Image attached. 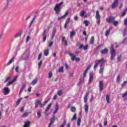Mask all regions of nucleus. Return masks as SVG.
<instances>
[{"instance_id":"10","label":"nucleus","mask_w":127,"mask_h":127,"mask_svg":"<svg viewBox=\"0 0 127 127\" xmlns=\"http://www.w3.org/2000/svg\"><path fill=\"white\" fill-rule=\"evenodd\" d=\"M69 14V12L68 11H66L65 13V14L63 15V16H61V17H59L58 18V20H61V19H62L63 18H65L66 17V16H67V15H68Z\"/></svg>"},{"instance_id":"46","label":"nucleus","mask_w":127,"mask_h":127,"mask_svg":"<svg viewBox=\"0 0 127 127\" xmlns=\"http://www.w3.org/2000/svg\"><path fill=\"white\" fill-rule=\"evenodd\" d=\"M102 45H99L97 47H96V50H100L101 48H102Z\"/></svg>"},{"instance_id":"64","label":"nucleus","mask_w":127,"mask_h":127,"mask_svg":"<svg viewBox=\"0 0 127 127\" xmlns=\"http://www.w3.org/2000/svg\"><path fill=\"white\" fill-rule=\"evenodd\" d=\"M53 45V42H51V43H49V47H51Z\"/></svg>"},{"instance_id":"3","label":"nucleus","mask_w":127,"mask_h":127,"mask_svg":"<svg viewBox=\"0 0 127 127\" xmlns=\"http://www.w3.org/2000/svg\"><path fill=\"white\" fill-rule=\"evenodd\" d=\"M110 54H111V57H110L111 60H114V59H115V58L116 57V55H117V54L116 53V50H115V48H114V46H111L110 47Z\"/></svg>"},{"instance_id":"28","label":"nucleus","mask_w":127,"mask_h":127,"mask_svg":"<svg viewBox=\"0 0 127 127\" xmlns=\"http://www.w3.org/2000/svg\"><path fill=\"white\" fill-rule=\"evenodd\" d=\"M59 72L60 73H63L64 72V67L61 66V67L59 69Z\"/></svg>"},{"instance_id":"41","label":"nucleus","mask_w":127,"mask_h":127,"mask_svg":"<svg viewBox=\"0 0 127 127\" xmlns=\"http://www.w3.org/2000/svg\"><path fill=\"white\" fill-rule=\"evenodd\" d=\"M77 118V114H74L73 117L71 118V121H75L76 120V118Z\"/></svg>"},{"instance_id":"50","label":"nucleus","mask_w":127,"mask_h":127,"mask_svg":"<svg viewBox=\"0 0 127 127\" xmlns=\"http://www.w3.org/2000/svg\"><path fill=\"white\" fill-rule=\"evenodd\" d=\"M55 110H56L57 111H58V110H59V105L57 103L56 104Z\"/></svg>"},{"instance_id":"56","label":"nucleus","mask_w":127,"mask_h":127,"mask_svg":"<svg viewBox=\"0 0 127 127\" xmlns=\"http://www.w3.org/2000/svg\"><path fill=\"white\" fill-rule=\"evenodd\" d=\"M13 83V82H12V81H10L7 83V86H10V85H11Z\"/></svg>"},{"instance_id":"36","label":"nucleus","mask_w":127,"mask_h":127,"mask_svg":"<svg viewBox=\"0 0 127 127\" xmlns=\"http://www.w3.org/2000/svg\"><path fill=\"white\" fill-rule=\"evenodd\" d=\"M87 72H88V69H85V71H84L83 79H85V77H86Z\"/></svg>"},{"instance_id":"21","label":"nucleus","mask_w":127,"mask_h":127,"mask_svg":"<svg viewBox=\"0 0 127 127\" xmlns=\"http://www.w3.org/2000/svg\"><path fill=\"white\" fill-rule=\"evenodd\" d=\"M37 115L38 119H40L41 118V111L40 110H38Z\"/></svg>"},{"instance_id":"54","label":"nucleus","mask_w":127,"mask_h":127,"mask_svg":"<svg viewBox=\"0 0 127 127\" xmlns=\"http://www.w3.org/2000/svg\"><path fill=\"white\" fill-rule=\"evenodd\" d=\"M17 79V76H16L12 80V81L13 82H15V81H16V80Z\"/></svg>"},{"instance_id":"30","label":"nucleus","mask_w":127,"mask_h":127,"mask_svg":"<svg viewBox=\"0 0 127 127\" xmlns=\"http://www.w3.org/2000/svg\"><path fill=\"white\" fill-rule=\"evenodd\" d=\"M83 23L85 24V26H88V25L90 24V22L88 20H84Z\"/></svg>"},{"instance_id":"58","label":"nucleus","mask_w":127,"mask_h":127,"mask_svg":"<svg viewBox=\"0 0 127 127\" xmlns=\"http://www.w3.org/2000/svg\"><path fill=\"white\" fill-rule=\"evenodd\" d=\"M88 46H89L88 45H86L85 47H83V49L84 50H87L88 49Z\"/></svg>"},{"instance_id":"16","label":"nucleus","mask_w":127,"mask_h":127,"mask_svg":"<svg viewBox=\"0 0 127 127\" xmlns=\"http://www.w3.org/2000/svg\"><path fill=\"white\" fill-rule=\"evenodd\" d=\"M56 31H57V30L56 28H54L52 31V38H51L52 39H53V38H54V37L55 36V34H56Z\"/></svg>"},{"instance_id":"49","label":"nucleus","mask_w":127,"mask_h":127,"mask_svg":"<svg viewBox=\"0 0 127 127\" xmlns=\"http://www.w3.org/2000/svg\"><path fill=\"white\" fill-rule=\"evenodd\" d=\"M98 63H97V61H95V64L94 65V68L96 69V68H97V67H98Z\"/></svg>"},{"instance_id":"23","label":"nucleus","mask_w":127,"mask_h":127,"mask_svg":"<svg viewBox=\"0 0 127 127\" xmlns=\"http://www.w3.org/2000/svg\"><path fill=\"white\" fill-rule=\"evenodd\" d=\"M36 83H37V77H36L34 80L32 81L31 84L34 86V85H35Z\"/></svg>"},{"instance_id":"6","label":"nucleus","mask_w":127,"mask_h":127,"mask_svg":"<svg viewBox=\"0 0 127 127\" xmlns=\"http://www.w3.org/2000/svg\"><path fill=\"white\" fill-rule=\"evenodd\" d=\"M99 91L102 92L104 90V81L100 80L99 82Z\"/></svg>"},{"instance_id":"13","label":"nucleus","mask_w":127,"mask_h":127,"mask_svg":"<svg viewBox=\"0 0 127 127\" xmlns=\"http://www.w3.org/2000/svg\"><path fill=\"white\" fill-rule=\"evenodd\" d=\"M109 52V50L108 49L105 48L104 49L101 50L100 51L101 54H107Z\"/></svg>"},{"instance_id":"31","label":"nucleus","mask_w":127,"mask_h":127,"mask_svg":"<svg viewBox=\"0 0 127 127\" xmlns=\"http://www.w3.org/2000/svg\"><path fill=\"white\" fill-rule=\"evenodd\" d=\"M79 15H80V16H81V17H83V16H84L85 15V11H84V10L81 11L79 13Z\"/></svg>"},{"instance_id":"35","label":"nucleus","mask_w":127,"mask_h":127,"mask_svg":"<svg viewBox=\"0 0 127 127\" xmlns=\"http://www.w3.org/2000/svg\"><path fill=\"white\" fill-rule=\"evenodd\" d=\"M35 17H36V16H35V17L33 18V20L31 21V23L29 25V27H31V25H32V24L33 22H34V21L35 20Z\"/></svg>"},{"instance_id":"63","label":"nucleus","mask_w":127,"mask_h":127,"mask_svg":"<svg viewBox=\"0 0 127 127\" xmlns=\"http://www.w3.org/2000/svg\"><path fill=\"white\" fill-rule=\"evenodd\" d=\"M124 24H125V25H127V18L125 19Z\"/></svg>"},{"instance_id":"53","label":"nucleus","mask_w":127,"mask_h":127,"mask_svg":"<svg viewBox=\"0 0 127 127\" xmlns=\"http://www.w3.org/2000/svg\"><path fill=\"white\" fill-rule=\"evenodd\" d=\"M41 102V101H40V100H36L35 103L37 104V105H39L40 104V103Z\"/></svg>"},{"instance_id":"55","label":"nucleus","mask_w":127,"mask_h":127,"mask_svg":"<svg viewBox=\"0 0 127 127\" xmlns=\"http://www.w3.org/2000/svg\"><path fill=\"white\" fill-rule=\"evenodd\" d=\"M84 47V45L81 44L79 46L78 48L79 49H82Z\"/></svg>"},{"instance_id":"45","label":"nucleus","mask_w":127,"mask_h":127,"mask_svg":"<svg viewBox=\"0 0 127 127\" xmlns=\"http://www.w3.org/2000/svg\"><path fill=\"white\" fill-rule=\"evenodd\" d=\"M53 75V73L51 71H50L49 73V78L51 79V78H52Z\"/></svg>"},{"instance_id":"8","label":"nucleus","mask_w":127,"mask_h":127,"mask_svg":"<svg viewBox=\"0 0 127 127\" xmlns=\"http://www.w3.org/2000/svg\"><path fill=\"white\" fill-rule=\"evenodd\" d=\"M55 115L53 116L52 118H51L50 120V123L48 125V127H51L53 124H54V121H55Z\"/></svg>"},{"instance_id":"59","label":"nucleus","mask_w":127,"mask_h":127,"mask_svg":"<svg viewBox=\"0 0 127 127\" xmlns=\"http://www.w3.org/2000/svg\"><path fill=\"white\" fill-rule=\"evenodd\" d=\"M45 34H46V30L44 29L43 33V36H46V35Z\"/></svg>"},{"instance_id":"37","label":"nucleus","mask_w":127,"mask_h":127,"mask_svg":"<svg viewBox=\"0 0 127 127\" xmlns=\"http://www.w3.org/2000/svg\"><path fill=\"white\" fill-rule=\"evenodd\" d=\"M120 78H121V74H118L116 79V83H120Z\"/></svg>"},{"instance_id":"29","label":"nucleus","mask_w":127,"mask_h":127,"mask_svg":"<svg viewBox=\"0 0 127 127\" xmlns=\"http://www.w3.org/2000/svg\"><path fill=\"white\" fill-rule=\"evenodd\" d=\"M63 94V91H62V90H60L58 91L57 95L58 96H60Z\"/></svg>"},{"instance_id":"51","label":"nucleus","mask_w":127,"mask_h":127,"mask_svg":"<svg viewBox=\"0 0 127 127\" xmlns=\"http://www.w3.org/2000/svg\"><path fill=\"white\" fill-rule=\"evenodd\" d=\"M126 13H127V12H126V11H124L123 13L121 15V17H123L125 16L126 15Z\"/></svg>"},{"instance_id":"22","label":"nucleus","mask_w":127,"mask_h":127,"mask_svg":"<svg viewBox=\"0 0 127 127\" xmlns=\"http://www.w3.org/2000/svg\"><path fill=\"white\" fill-rule=\"evenodd\" d=\"M44 54L45 56H48L49 55V50H45L44 52Z\"/></svg>"},{"instance_id":"61","label":"nucleus","mask_w":127,"mask_h":127,"mask_svg":"<svg viewBox=\"0 0 127 127\" xmlns=\"http://www.w3.org/2000/svg\"><path fill=\"white\" fill-rule=\"evenodd\" d=\"M93 100H94V95H91V98H90V102H93Z\"/></svg>"},{"instance_id":"19","label":"nucleus","mask_w":127,"mask_h":127,"mask_svg":"<svg viewBox=\"0 0 127 127\" xmlns=\"http://www.w3.org/2000/svg\"><path fill=\"white\" fill-rule=\"evenodd\" d=\"M82 83H84V79H82V77H80L79 78V82L77 83V86L79 87V86L81 85V84H82Z\"/></svg>"},{"instance_id":"40","label":"nucleus","mask_w":127,"mask_h":127,"mask_svg":"<svg viewBox=\"0 0 127 127\" xmlns=\"http://www.w3.org/2000/svg\"><path fill=\"white\" fill-rule=\"evenodd\" d=\"M117 60L118 62H121V60H122V55L118 56Z\"/></svg>"},{"instance_id":"15","label":"nucleus","mask_w":127,"mask_h":127,"mask_svg":"<svg viewBox=\"0 0 127 127\" xmlns=\"http://www.w3.org/2000/svg\"><path fill=\"white\" fill-rule=\"evenodd\" d=\"M84 111L86 114H88V111H89V105H88V104L84 105Z\"/></svg>"},{"instance_id":"2","label":"nucleus","mask_w":127,"mask_h":127,"mask_svg":"<svg viewBox=\"0 0 127 127\" xmlns=\"http://www.w3.org/2000/svg\"><path fill=\"white\" fill-rule=\"evenodd\" d=\"M64 3V2L61 1L60 3L57 4L55 7L54 8V10L55 11L56 14H59L60 13V11H61V9H62V7L61 5Z\"/></svg>"},{"instance_id":"52","label":"nucleus","mask_w":127,"mask_h":127,"mask_svg":"<svg viewBox=\"0 0 127 127\" xmlns=\"http://www.w3.org/2000/svg\"><path fill=\"white\" fill-rule=\"evenodd\" d=\"M127 92H126L125 93L122 94L123 98H125V97H127Z\"/></svg>"},{"instance_id":"27","label":"nucleus","mask_w":127,"mask_h":127,"mask_svg":"<svg viewBox=\"0 0 127 127\" xmlns=\"http://www.w3.org/2000/svg\"><path fill=\"white\" fill-rule=\"evenodd\" d=\"M14 60V58H12L9 62L7 64V65L8 66L9 65H10V64H11L12 63V62H13Z\"/></svg>"},{"instance_id":"1","label":"nucleus","mask_w":127,"mask_h":127,"mask_svg":"<svg viewBox=\"0 0 127 127\" xmlns=\"http://www.w3.org/2000/svg\"><path fill=\"white\" fill-rule=\"evenodd\" d=\"M115 19L116 17L109 16L106 18V20L107 23H113L114 26H117V25H119V22L115 21Z\"/></svg>"},{"instance_id":"5","label":"nucleus","mask_w":127,"mask_h":127,"mask_svg":"<svg viewBox=\"0 0 127 127\" xmlns=\"http://www.w3.org/2000/svg\"><path fill=\"white\" fill-rule=\"evenodd\" d=\"M96 19L98 21H96L98 25H100L101 23V15H100V12L99 11H96V15H95Z\"/></svg>"},{"instance_id":"39","label":"nucleus","mask_w":127,"mask_h":127,"mask_svg":"<svg viewBox=\"0 0 127 127\" xmlns=\"http://www.w3.org/2000/svg\"><path fill=\"white\" fill-rule=\"evenodd\" d=\"M70 111L72 112V113H75V112H76V108H75V107H72L70 108Z\"/></svg>"},{"instance_id":"26","label":"nucleus","mask_w":127,"mask_h":127,"mask_svg":"<svg viewBox=\"0 0 127 127\" xmlns=\"http://www.w3.org/2000/svg\"><path fill=\"white\" fill-rule=\"evenodd\" d=\"M103 72H104V67L100 66L99 73V74H103Z\"/></svg>"},{"instance_id":"24","label":"nucleus","mask_w":127,"mask_h":127,"mask_svg":"<svg viewBox=\"0 0 127 127\" xmlns=\"http://www.w3.org/2000/svg\"><path fill=\"white\" fill-rule=\"evenodd\" d=\"M106 100L107 101V103L109 104L110 103V96H109V94L106 95Z\"/></svg>"},{"instance_id":"9","label":"nucleus","mask_w":127,"mask_h":127,"mask_svg":"<svg viewBox=\"0 0 127 127\" xmlns=\"http://www.w3.org/2000/svg\"><path fill=\"white\" fill-rule=\"evenodd\" d=\"M10 92V90H9V88L7 87H4L3 89V93L4 95H8L9 93Z\"/></svg>"},{"instance_id":"14","label":"nucleus","mask_w":127,"mask_h":127,"mask_svg":"<svg viewBox=\"0 0 127 127\" xmlns=\"http://www.w3.org/2000/svg\"><path fill=\"white\" fill-rule=\"evenodd\" d=\"M90 44L91 45H94L95 44V37L94 36L91 37L90 41H89Z\"/></svg>"},{"instance_id":"47","label":"nucleus","mask_w":127,"mask_h":127,"mask_svg":"<svg viewBox=\"0 0 127 127\" xmlns=\"http://www.w3.org/2000/svg\"><path fill=\"white\" fill-rule=\"evenodd\" d=\"M84 103H87V102H88V97L87 96L84 97Z\"/></svg>"},{"instance_id":"25","label":"nucleus","mask_w":127,"mask_h":127,"mask_svg":"<svg viewBox=\"0 0 127 127\" xmlns=\"http://www.w3.org/2000/svg\"><path fill=\"white\" fill-rule=\"evenodd\" d=\"M21 100H22V98H20L17 100V101L16 103V106L19 105V104H20V102H21Z\"/></svg>"},{"instance_id":"4","label":"nucleus","mask_w":127,"mask_h":127,"mask_svg":"<svg viewBox=\"0 0 127 127\" xmlns=\"http://www.w3.org/2000/svg\"><path fill=\"white\" fill-rule=\"evenodd\" d=\"M66 53L67 54H68V55H69V56H70L71 58V60H72V61H76V62H79V61H80V60H81V59H80V58H76L75 57V56L73 55V53H70L68 51L66 52Z\"/></svg>"},{"instance_id":"11","label":"nucleus","mask_w":127,"mask_h":127,"mask_svg":"<svg viewBox=\"0 0 127 127\" xmlns=\"http://www.w3.org/2000/svg\"><path fill=\"white\" fill-rule=\"evenodd\" d=\"M118 2H119V0H115L113 2V3L111 6V7H112V8H113V9H114V8H116V6H117V5H118Z\"/></svg>"},{"instance_id":"20","label":"nucleus","mask_w":127,"mask_h":127,"mask_svg":"<svg viewBox=\"0 0 127 127\" xmlns=\"http://www.w3.org/2000/svg\"><path fill=\"white\" fill-rule=\"evenodd\" d=\"M21 32H18L15 34L14 38H18V37H21Z\"/></svg>"},{"instance_id":"33","label":"nucleus","mask_w":127,"mask_h":127,"mask_svg":"<svg viewBox=\"0 0 127 127\" xmlns=\"http://www.w3.org/2000/svg\"><path fill=\"white\" fill-rule=\"evenodd\" d=\"M75 34H76V32H75L74 31L70 32V38H72V37H73V36H74V35H75Z\"/></svg>"},{"instance_id":"60","label":"nucleus","mask_w":127,"mask_h":127,"mask_svg":"<svg viewBox=\"0 0 127 127\" xmlns=\"http://www.w3.org/2000/svg\"><path fill=\"white\" fill-rule=\"evenodd\" d=\"M70 18H68L65 21V23H69V22H70Z\"/></svg>"},{"instance_id":"7","label":"nucleus","mask_w":127,"mask_h":127,"mask_svg":"<svg viewBox=\"0 0 127 127\" xmlns=\"http://www.w3.org/2000/svg\"><path fill=\"white\" fill-rule=\"evenodd\" d=\"M96 62H97V63H98V64H101L100 66L101 67H103V64H104V63H105L106 62V60H105V59L104 58H102L101 60H99L98 61H96Z\"/></svg>"},{"instance_id":"34","label":"nucleus","mask_w":127,"mask_h":127,"mask_svg":"<svg viewBox=\"0 0 127 127\" xmlns=\"http://www.w3.org/2000/svg\"><path fill=\"white\" fill-rule=\"evenodd\" d=\"M77 125L78 127H79L80 125H81V118H79L78 119L77 121Z\"/></svg>"},{"instance_id":"18","label":"nucleus","mask_w":127,"mask_h":127,"mask_svg":"<svg viewBox=\"0 0 127 127\" xmlns=\"http://www.w3.org/2000/svg\"><path fill=\"white\" fill-rule=\"evenodd\" d=\"M65 39V37H63L62 38V42H64V45L65 46H67V45H68V42H67V40H66Z\"/></svg>"},{"instance_id":"12","label":"nucleus","mask_w":127,"mask_h":127,"mask_svg":"<svg viewBox=\"0 0 127 127\" xmlns=\"http://www.w3.org/2000/svg\"><path fill=\"white\" fill-rule=\"evenodd\" d=\"M93 77H94V75L93 74V73H90L89 74V78L88 80L89 84H90V83H92V81H93Z\"/></svg>"},{"instance_id":"48","label":"nucleus","mask_w":127,"mask_h":127,"mask_svg":"<svg viewBox=\"0 0 127 127\" xmlns=\"http://www.w3.org/2000/svg\"><path fill=\"white\" fill-rule=\"evenodd\" d=\"M42 57V55L41 54V53H40L38 56V60H40Z\"/></svg>"},{"instance_id":"62","label":"nucleus","mask_w":127,"mask_h":127,"mask_svg":"<svg viewBox=\"0 0 127 127\" xmlns=\"http://www.w3.org/2000/svg\"><path fill=\"white\" fill-rule=\"evenodd\" d=\"M127 81H124L123 84H122V87H124V86L127 85Z\"/></svg>"},{"instance_id":"38","label":"nucleus","mask_w":127,"mask_h":127,"mask_svg":"<svg viewBox=\"0 0 127 127\" xmlns=\"http://www.w3.org/2000/svg\"><path fill=\"white\" fill-rule=\"evenodd\" d=\"M51 106H52V103H50L48 107H47V108L46 109L45 112H47V111H48V110H49V109H50V107H51Z\"/></svg>"},{"instance_id":"17","label":"nucleus","mask_w":127,"mask_h":127,"mask_svg":"<svg viewBox=\"0 0 127 127\" xmlns=\"http://www.w3.org/2000/svg\"><path fill=\"white\" fill-rule=\"evenodd\" d=\"M30 127V122L27 121L25 122L23 127Z\"/></svg>"},{"instance_id":"42","label":"nucleus","mask_w":127,"mask_h":127,"mask_svg":"<svg viewBox=\"0 0 127 127\" xmlns=\"http://www.w3.org/2000/svg\"><path fill=\"white\" fill-rule=\"evenodd\" d=\"M127 34V28H126L123 31V35L125 36Z\"/></svg>"},{"instance_id":"44","label":"nucleus","mask_w":127,"mask_h":127,"mask_svg":"<svg viewBox=\"0 0 127 127\" xmlns=\"http://www.w3.org/2000/svg\"><path fill=\"white\" fill-rule=\"evenodd\" d=\"M42 61H40V62L38 63V69L40 68V67H41V65H42Z\"/></svg>"},{"instance_id":"57","label":"nucleus","mask_w":127,"mask_h":127,"mask_svg":"<svg viewBox=\"0 0 127 127\" xmlns=\"http://www.w3.org/2000/svg\"><path fill=\"white\" fill-rule=\"evenodd\" d=\"M9 79H10V77L9 76L7 77L4 81V83H6V82H7Z\"/></svg>"},{"instance_id":"43","label":"nucleus","mask_w":127,"mask_h":127,"mask_svg":"<svg viewBox=\"0 0 127 127\" xmlns=\"http://www.w3.org/2000/svg\"><path fill=\"white\" fill-rule=\"evenodd\" d=\"M27 116H28V113H25L22 115V118H26Z\"/></svg>"},{"instance_id":"32","label":"nucleus","mask_w":127,"mask_h":127,"mask_svg":"<svg viewBox=\"0 0 127 127\" xmlns=\"http://www.w3.org/2000/svg\"><path fill=\"white\" fill-rule=\"evenodd\" d=\"M111 32V28H109L108 30H107L105 32V36H109V34Z\"/></svg>"}]
</instances>
